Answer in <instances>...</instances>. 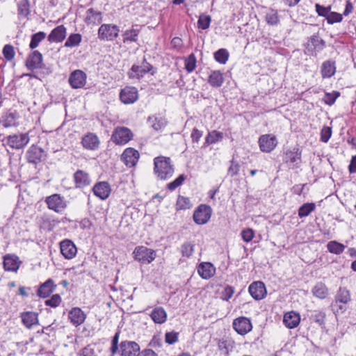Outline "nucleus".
I'll list each match as a JSON object with an SVG mask.
<instances>
[{"label": "nucleus", "instance_id": "f257e3e1", "mask_svg": "<svg viewBox=\"0 0 356 356\" xmlns=\"http://www.w3.org/2000/svg\"><path fill=\"white\" fill-rule=\"evenodd\" d=\"M174 165L170 157L159 156L154 159V172L156 177L165 180L170 179L174 173Z\"/></svg>", "mask_w": 356, "mask_h": 356}, {"label": "nucleus", "instance_id": "f03ea898", "mask_svg": "<svg viewBox=\"0 0 356 356\" xmlns=\"http://www.w3.org/2000/svg\"><path fill=\"white\" fill-rule=\"evenodd\" d=\"M30 137L28 132L26 133H16L8 136L3 140V145L8 146L13 149H22L29 143Z\"/></svg>", "mask_w": 356, "mask_h": 356}, {"label": "nucleus", "instance_id": "7ed1b4c3", "mask_svg": "<svg viewBox=\"0 0 356 356\" xmlns=\"http://www.w3.org/2000/svg\"><path fill=\"white\" fill-rule=\"evenodd\" d=\"M351 301V294L346 287L340 286L334 296L333 307H337V313H343L346 309V305Z\"/></svg>", "mask_w": 356, "mask_h": 356}, {"label": "nucleus", "instance_id": "20e7f679", "mask_svg": "<svg viewBox=\"0 0 356 356\" xmlns=\"http://www.w3.org/2000/svg\"><path fill=\"white\" fill-rule=\"evenodd\" d=\"M49 209L57 213H62L67 207V202L60 194L54 193L47 196L44 200Z\"/></svg>", "mask_w": 356, "mask_h": 356}, {"label": "nucleus", "instance_id": "39448f33", "mask_svg": "<svg viewBox=\"0 0 356 356\" xmlns=\"http://www.w3.org/2000/svg\"><path fill=\"white\" fill-rule=\"evenodd\" d=\"M133 254L135 260L143 264H150L156 256L154 250L142 245L136 247Z\"/></svg>", "mask_w": 356, "mask_h": 356}, {"label": "nucleus", "instance_id": "423d86ee", "mask_svg": "<svg viewBox=\"0 0 356 356\" xmlns=\"http://www.w3.org/2000/svg\"><path fill=\"white\" fill-rule=\"evenodd\" d=\"M152 68V65L147 62L146 59L144 58L140 65L134 64L132 65L131 69L127 72V75L131 79L140 80L144 77L147 73L151 72Z\"/></svg>", "mask_w": 356, "mask_h": 356}, {"label": "nucleus", "instance_id": "0eeeda50", "mask_svg": "<svg viewBox=\"0 0 356 356\" xmlns=\"http://www.w3.org/2000/svg\"><path fill=\"white\" fill-rule=\"evenodd\" d=\"M119 32L117 25L104 24L98 29V38L102 40L113 41L118 37Z\"/></svg>", "mask_w": 356, "mask_h": 356}, {"label": "nucleus", "instance_id": "6e6552de", "mask_svg": "<svg viewBox=\"0 0 356 356\" xmlns=\"http://www.w3.org/2000/svg\"><path fill=\"white\" fill-rule=\"evenodd\" d=\"M20 116L16 110L6 109L0 117V125L3 128L17 127Z\"/></svg>", "mask_w": 356, "mask_h": 356}, {"label": "nucleus", "instance_id": "1a4fd4ad", "mask_svg": "<svg viewBox=\"0 0 356 356\" xmlns=\"http://www.w3.org/2000/svg\"><path fill=\"white\" fill-rule=\"evenodd\" d=\"M131 131L124 127L115 128L112 134L111 140L116 145H124L132 139Z\"/></svg>", "mask_w": 356, "mask_h": 356}, {"label": "nucleus", "instance_id": "9d476101", "mask_svg": "<svg viewBox=\"0 0 356 356\" xmlns=\"http://www.w3.org/2000/svg\"><path fill=\"white\" fill-rule=\"evenodd\" d=\"M212 213L211 208L207 204H200L195 210L193 220L197 225H204L211 218Z\"/></svg>", "mask_w": 356, "mask_h": 356}, {"label": "nucleus", "instance_id": "9b49d317", "mask_svg": "<svg viewBox=\"0 0 356 356\" xmlns=\"http://www.w3.org/2000/svg\"><path fill=\"white\" fill-rule=\"evenodd\" d=\"M284 161L290 168H297L301 164V151L298 147H294L286 151L284 157Z\"/></svg>", "mask_w": 356, "mask_h": 356}, {"label": "nucleus", "instance_id": "f8f14e48", "mask_svg": "<svg viewBox=\"0 0 356 356\" xmlns=\"http://www.w3.org/2000/svg\"><path fill=\"white\" fill-rule=\"evenodd\" d=\"M260 150L263 152H271L277 145V138L271 134H264L259 138Z\"/></svg>", "mask_w": 356, "mask_h": 356}, {"label": "nucleus", "instance_id": "ddd939ff", "mask_svg": "<svg viewBox=\"0 0 356 356\" xmlns=\"http://www.w3.org/2000/svg\"><path fill=\"white\" fill-rule=\"evenodd\" d=\"M86 74L81 70H76L71 72L69 76V83L72 88H83L86 83Z\"/></svg>", "mask_w": 356, "mask_h": 356}, {"label": "nucleus", "instance_id": "4468645a", "mask_svg": "<svg viewBox=\"0 0 356 356\" xmlns=\"http://www.w3.org/2000/svg\"><path fill=\"white\" fill-rule=\"evenodd\" d=\"M120 99L125 104H133L138 99V90L133 86H127L121 90Z\"/></svg>", "mask_w": 356, "mask_h": 356}, {"label": "nucleus", "instance_id": "2eb2a0df", "mask_svg": "<svg viewBox=\"0 0 356 356\" xmlns=\"http://www.w3.org/2000/svg\"><path fill=\"white\" fill-rule=\"evenodd\" d=\"M140 157L138 150L132 147L126 148L121 155V160L127 167H134Z\"/></svg>", "mask_w": 356, "mask_h": 356}, {"label": "nucleus", "instance_id": "dca6fc26", "mask_svg": "<svg viewBox=\"0 0 356 356\" xmlns=\"http://www.w3.org/2000/svg\"><path fill=\"white\" fill-rule=\"evenodd\" d=\"M81 143L84 149L95 151L99 149L100 140L95 134L89 132L82 137Z\"/></svg>", "mask_w": 356, "mask_h": 356}, {"label": "nucleus", "instance_id": "f3484780", "mask_svg": "<svg viewBox=\"0 0 356 356\" xmlns=\"http://www.w3.org/2000/svg\"><path fill=\"white\" fill-rule=\"evenodd\" d=\"M26 156L29 163L38 164L44 157V152L41 147L33 145L27 150Z\"/></svg>", "mask_w": 356, "mask_h": 356}, {"label": "nucleus", "instance_id": "a211bd4d", "mask_svg": "<svg viewBox=\"0 0 356 356\" xmlns=\"http://www.w3.org/2000/svg\"><path fill=\"white\" fill-rule=\"evenodd\" d=\"M233 327L238 334L245 335L252 330V325L249 318L239 317L234 321Z\"/></svg>", "mask_w": 356, "mask_h": 356}, {"label": "nucleus", "instance_id": "6ab92c4d", "mask_svg": "<svg viewBox=\"0 0 356 356\" xmlns=\"http://www.w3.org/2000/svg\"><path fill=\"white\" fill-rule=\"evenodd\" d=\"M325 47V42L319 37L318 34L312 35L307 45V51L309 54L321 51Z\"/></svg>", "mask_w": 356, "mask_h": 356}, {"label": "nucleus", "instance_id": "aec40b11", "mask_svg": "<svg viewBox=\"0 0 356 356\" xmlns=\"http://www.w3.org/2000/svg\"><path fill=\"white\" fill-rule=\"evenodd\" d=\"M60 249L62 255L66 259H73L77 252L76 245L69 239H65L60 243Z\"/></svg>", "mask_w": 356, "mask_h": 356}, {"label": "nucleus", "instance_id": "412c9836", "mask_svg": "<svg viewBox=\"0 0 356 356\" xmlns=\"http://www.w3.org/2000/svg\"><path fill=\"white\" fill-rule=\"evenodd\" d=\"M248 291L251 296L257 300L264 298L267 293L264 284L259 281L252 283Z\"/></svg>", "mask_w": 356, "mask_h": 356}, {"label": "nucleus", "instance_id": "4be33fe9", "mask_svg": "<svg viewBox=\"0 0 356 356\" xmlns=\"http://www.w3.org/2000/svg\"><path fill=\"white\" fill-rule=\"evenodd\" d=\"M140 351L138 344L134 341H124L120 343L122 356H137Z\"/></svg>", "mask_w": 356, "mask_h": 356}, {"label": "nucleus", "instance_id": "5701e85b", "mask_svg": "<svg viewBox=\"0 0 356 356\" xmlns=\"http://www.w3.org/2000/svg\"><path fill=\"white\" fill-rule=\"evenodd\" d=\"M93 193L101 200H106L108 197L111 189L106 181H100L97 183L92 188Z\"/></svg>", "mask_w": 356, "mask_h": 356}, {"label": "nucleus", "instance_id": "b1692460", "mask_svg": "<svg viewBox=\"0 0 356 356\" xmlns=\"http://www.w3.org/2000/svg\"><path fill=\"white\" fill-rule=\"evenodd\" d=\"M22 324L27 328L31 329L39 324L38 314L34 312H24L20 314Z\"/></svg>", "mask_w": 356, "mask_h": 356}, {"label": "nucleus", "instance_id": "393cba45", "mask_svg": "<svg viewBox=\"0 0 356 356\" xmlns=\"http://www.w3.org/2000/svg\"><path fill=\"white\" fill-rule=\"evenodd\" d=\"M42 63V55L37 50L33 51L27 58L26 66L30 70L41 67Z\"/></svg>", "mask_w": 356, "mask_h": 356}, {"label": "nucleus", "instance_id": "a878e982", "mask_svg": "<svg viewBox=\"0 0 356 356\" xmlns=\"http://www.w3.org/2000/svg\"><path fill=\"white\" fill-rule=\"evenodd\" d=\"M56 287V285L54 284V280L52 279H48L46 282L40 285L37 291V295L40 298H47L54 291Z\"/></svg>", "mask_w": 356, "mask_h": 356}, {"label": "nucleus", "instance_id": "bb28decb", "mask_svg": "<svg viewBox=\"0 0 356 356\" xmlns=\"http://www.w3.org/2000/svg\"><path fill=\"white\" fill-rule=\"evenodd\" d=\"M197 273L202 278L209 280L215 275L216 268L210 262H202L197 267Z\"/></svg>", "mask_w": 356, "mask_h": 356}, {"label": "nucleus", "instance_id": "cd10ccee", "mask_svg": "<svg viewBox=\"0 0 356 356\" xmlns=\"http://www.w3.org/2000/svg\"><path fill=\"white\" fill-rule=\"evenodd\" d=\"M67 29L63 25H60L54 29L48 35L50 42H60L66 37Z\"/></svg>", "mask_w": 356, "mask_h": 356}, {"label": "nucleus", "instance_id": "c85d7f7f", "mask_svg": "<svg viewBox=\"0 0 356 356\" xmlns=\"http://www.w3.org/2000/svg\"><path fill=\"white\" fill-rule=\"evenodd\" d=\"M74 180L76 188H84L89 186L91 183L89 175L81 170H79L74 172Z\"/></svg>", "mask_w": 356, "mask_h": 356}, {"label": "nucleus", "instance_id": "c756f323", "mask_svg": "<svg viewBox=\"0 0 356 356\" xmlns=\"http://www.w3.org/2000/svg\"><path fill=\"white\" fill-rule=\"evenodd\" d=\"M68 317L74 326H79L85 321L86 316L80 308L74 307L69 312Z\"/></svg>", "mask_w": 356, "mask_h": 356}, {"label": "nucleus", "instance_id": "7c9ffc66", "mask_svg": "<svg viewBox=\"0 0 356 356\" xmlns=\"http://www.w3.org/2000/svg\"><path fill=\"white\" fill-rule=\"evenodd\" d=\"M19 264V258L15 255L7 254L3 257V268L6 271H17Z\"/></svg>", "mask_w": 356, "mask_h": 356}, {"label": "nucleus", "instance_id": "2f4dec72", "mask_svg": "<svg viewBox=\"0 0 356 356\" xmlns=\"http://www.w3.org/2000/svg\"><path fill=\"white\" fill-rule=\"evenodd\" d=\"M300 321V317L299 314L291 311L284 314L283 322L286 327L290 329L296 327Z\"/></svg>", "mask_w": 356, "mask_h": 356}, {"label": "nucleus", "instance_id": "473e14b6", "mask_svg": "<svg viewBox=\"0 0 356 356\" xmlns=\"http://www.w3.org/2000/svg\"><path fill=\"white\" fill-rule=\"evenodd\" d=\"M336 72L335 62L332 60L324 61L321 67V74L323 79L332 77Z\"/></svg>", "mask_w": 356, "mask_h": 356}, {"label": "nucleus", "instance_id": "72a5a7b5", "mask_svg": "<svg viewBox=\"0 0 356 356\" xmlns=\"http://www.w3.org/2000/svg\"><path fill=\"white\" fill-rule=\"evenodd\" d=\"M84 22L88 25L99 24L102 22V13L93 8H89L86 12Z\"/></svg>", "mask_w": 356, "mask_h": 356}, {"label": "nucleus", "instance_id": "f704fd0d", "mask_svg": "<svg viewBox=\"0 0 356 356\" xmlns=\"http://www.w3.org/2000/svg\"><path fill=\"white\" fill-rule=\"evenodd\" d=\"M152 320L156 324H162L167 320V314L162 307H155L149 314Z\"/></svg>", "mask_w": 356, "mask_h": 356}, {"label": "nucleus", "instance_id": "c9c22d12", "mask_svg": "<svg viewBox=\"0 0 356 356\" xmlns=\"http://www.w3.org/2000/svg\"><path fill=\"white\" fill-rule=\"evenodd\" d=\"M224 82L223 74L219 70H213L208 78V83L213 88L220 87Z\"/></svg>", "mask_w": 356, "mask_h": 356}, {"label": "nucleus", "instance_id": "e433bc0d", "mask_svg": "<svg viewBox=\"0 0 356 356\" xmlns=\"http://www.w3.org/2000/svg\"><path fill=\"white\" fill-rule=\"evenodd\" d=\"M148 123L154 130L160 131L167 125V120L161 116H151L148 118Z\"/></svg>", "mask_w": 356, "mask_h": 356}, {"label": "nucleus", "instance_id": "4c0bfd02", "mask_svg": "<svg viewBox=\"0 0 356 356\" xmlns=\"http://www.w3.org/2000/svg\"><path fill=\"white\" fill-rule=\"evenodd\" d=\"M312 294L317 298L325 299L328 295V289L323 282H318L312 290Z\"/></svg>", "mask_w": 356, "mask_h": 356}, {"label": "nucleus", "instance_id": "58836bf2", "mask_svg": "<svg viewBox=\"0 0 356 356\" xmlns=\"http://www.w3.org/2000/svg\"><path fill=\"white\" fill-rule=\"evenodd\" d=\"M310 313V321L317 323L321 327L325 325L326 314L324 311L316 309L311 311Z\"/></svg>", "mask_w": 356, "mask_h": 356}, {"label": "nucleus", "instance_id": "ea45409f", "mask_svg": "<svg viewBox=\"0 0 356 356\" xmlns=\"http://www.w3.org/2000/svg\"><path fill=\"white\" fill-rule=\"evenodd\" d=\"M195 245L190 241L184 242L179 248L182 258H190L194 253Z\"/></svg>", "mask_w": 356, "mask_h": 356}, {"label": "nucleus", "instance_id": "a19ab883", "mask_svg": "<svg viewBox=\"0 0 356 356\" xmlns=\"http://www.w3.org/2000/svg\"><path fill=\"white\" fill-rule=\"evenodd\" d=\"M138 34V29H135L134 28L127 29L122 33L123 42L124 43L136 42Z\"/></svg>", "mask_w": 356, "mask_h": 356}, {"label": "nucleus", "instance_id": "79ce46f5", "mask_svg": "<svg viewBox=\"0 0 356 356\" xmlns=\"http://www.w3.org/2000/svg\"><path fill=\"white\" fill-rule=\"evenodd\" d=\"M82 40V36L79 33H72L67 38L64 46L65 47L73 48L78 47Z\"/></svg>", "mask_w": 356, "mask_h": 356}, {"label": "nucleus", "instance_id": "37998d69", "mask_svg": "<svg viewBox=\"0 0 356 356\" xmlns=\"http://www.w3.org/2000/svg\"><path fill=\"white\" fill-rule=\"evenodd\" d=\"M345 245L336 241H331L327 244V248L330 253L335 254H341L345 250Z\"/></svg>", "mask_w": 356, "mask_h": 356}, {"label": "nucleus", "instance_id": "c03bdc74", "mask_svg": "<svg viewBox=\"0 0 356 356\" xmlns=\"http://www.w3.org/2000/svg\"><path fill=\"white\" fill-rule=\"evenodd\" d=\"M42 226L48 230H52L59 223V220L52 216L44 215L42 218Z\"/></svg>", "mask_w": 356, "mask_h": 356}, {"label": "nucleus", "instance_id": "a18cd8bd", "mask_svg": "<svg viewBox=\"0 0 356 356\" xmlns=\"http://www.w3.org/2000/svg\"><path fill=\"white\" fill-rule=\"evenodd\" d=\"M46 38V33L43 31H39L31 35V40L29 44V47L31 49H34L38 47L40 42H41Z\"/></svg>", "mask_w": 356, "mask_h": 356}, {"label": "nucleus", "instance_id": "49530a36", "mask_svg": "<svg viewBox=\"0 0 356 356\" xmlns=\"http://www.w3.org/2000/svg\"><path fill=\"white\" fill-rule=\"evenodd\" d=\"M223 138V134L220 131H213L209 132L205 138V145L214 144L221 140Z\"/></svg>", "mask_w": 356, "mask_h": 356}, {"label": "nucleus", "instance_id": "de8ad7c7", "mask_svg": "<svg viewBox=\"0 0 356 356\" xmlns=\"http://www.w3.org/2000/svg\"><path fill=\"white\" fill-rule=\"evenodd\" d=\"M18 15L27 17L30 13V4L28 0H21L17 4Z\"/></svg>", "mask_w": 356, "mask_h": 356}, {"label": "nucleus", "instance_id": "09e8293b", "mask_svg": "<svg viewBox=\"0 0 356 356\" xmlns=\"http://www.w3.org/2000/svg\"><path fill=\"white\" fill-rule=\"evenodd\" d=\"M316 205L314 203H305L302 204L298 209V216L300 218H304L309 216L315 210Z\"/></svg>", "mask_w": 356, "mask_h": 356}, {"label": "nucleus", "instance_id": "8fccbe9b", "mask_svg": "<svg viewBox=\"0 0 356 356\" xmlns=\"http://www.w3.org/2000/svg\"><path fill=\"white\" fill-rule=\"evenodd\" d=\"M176 206L177 209L178 210H186L190 209L192 207V204L188 197L179 195L177 197Z\"/></svg>", "mask_w": 356, "mask_h": 356}, {"label": "nucleus", "instance_id": "3c124183", "mask_svg": "<svg viewBox=\"0 0 356 356\" xmlns=\"http://www.w3.org/2000/svg\"><path fill=\"white\" fill-rule=\"evenodd\" d=\"M196 57L194 54H190L187 58L184 60V65L186 70L191 73L192 72L196 67Z\"/></svg>", "mask_w": 356, "mask_h": 356}, {"label": "nucleus", "instance_id": "603ef678", "mask_svg": "<svg viewBox=\"0 0 356 356\" xmlns=\"http://www.w3.org/2000/svg\"><path fill=\"white\" fill-rule=\"evenodd\" d=\"M229 58V52L225 49H220L214 53L215 60L221 64H225Z\"/></svg>", "mask_w": 356, "mask_h": 356}, {"label": "nucleus", "instance_id": "864d4df0", "mask_svg": "<svg viewBox=\"0 0 356 356\" xmlns=\"http://www.w3.org/2000/svg\"><path fill=\"white\" fill-rule=\"evenodd\" d=\"M211 17L207 15H200L197 21V26L199 29L202 30L207 29L210 26Z\"/></svg>", "mask_w": 356, "mask_h": 356}, {"label": "nucleus", "instance_id": "5fc2aeb1", "mask_svg": "<svg viewBox=\"0 0 356 356\" xmlns=\"http://www.w3.org/2000/svg\"><path fill=\"white\" fill-rule=\"evenodd\" d=\"M266 20L270 25H277L280 22L277 12L274 10H270L266 13Z\"/></svg>", "mask_w": 356, "mask_h": 356}, {"label": "nucleus", "instance_id": "6e6d98bb", "mask_svg": "<svg viewBox=\"0 0 356 356\" xmlns=\"http://www.w3.org/2000/svg\"><path fill=\"white\" fill-rule=\"evenodd\" d=\"M2 54L7 60H12L15 56L13 46L9 44H6L3 48Z\"/></svg>", "mask_w": 356, "mask_h": 356}, {"label": "nucleus", "instance_id": "4d7b16f0", "mask_svg": "<svg viewBox=\"0 0 356 356\" xmlns=\"http://www.w3.org/2000/svg\"><path fill=\"white\" fill-rule=\"evenodd\" d=\"M186 177L184 175H180L173 181L169 183L167 185V188L171 191L175 190L177 187L181 186L184 181Z\"/></svg>", "mask_w": 356, "mask_h": 356}, {"label": "nucleus", "instance_id": "13d9d810", "mask_svg": "<svg viewBox=\"0 0 356 356\" xmlns=\"http://www.w3.org/2000/svg\"><path fill=\"white\" fill-rule=\"evenodd\" d=\"M343 19L342 15L336 12L330 11L326 18L327 22L330 24L341 22Z\"/></svg>", "mask_w": 356, "mask_h": 356}, {"label": "nucleus", "instance_id": "bf43d9fd", "mask_svg": "<svg viewBox=\"0 0 356 356\" xmlns=\"http://www.w3.org/2000/svg\"><path fill=\"white\" fill-rule=\"evenodd\" d=\"M339 96V92L333 91L331 93H326L324 97V102L327 105H332L334 104L337 98Z\"/></svg>", "mask_w": 356, "mask_h": 356}, {"label": "nucleus", "instance_id": "052dcab7", "mask_svg": "<svg viewBox=\"0 0 356 356\" xmlns=\"http://www.w3.org/2000/svg\"><path fill=\"white\" fill-rule=\"evenodd\" d=\"M61 302V298L58 294L53 295L51 298L45 301V305L51 307H58Z\"/></svg>", "mask_w": 356, "mask_h": 356}, {"label": "nucleus", "instance_id": "680f3d73", "mask_svg": "<svg viewBox=\"0 0 356 356\" xmlns=\"http://www.w3.org/2000/svg\"><path fill=\"white\" fill-rule=\"evenodd\" d=\"M179 333L175 331L166 332L165 334V341L168 344H174L178 341Z\"/></svg>", "mask_w": 356, "mask_h": 356}, {"label": "nucleus", "instance_id": "e2e57ef3", "mask_svg": "<svg viewBox=\"0 0 356 356\" xmlns=\"http://www.w3.org/2000/svg\"><path fill=\"white\" fill-rule=\"evenodd\" d=\"M316 11L319 16L324 17L325 19L331 10V6L324 7L318 3L315 5Z\"/></svg>", "mask_w": 356, "mask_h": 356}, {"label": "nucleus", "instance_id": "0e129e2a", "mask_svg": "<svg viewBox=\"0 0 356 356\" xmlns=\"http://www.w3.org/2000/svg\"><path fill=\"white\" fill-rule=\"evenodd\" d=\"M332 136V129L329 127H323L321 131V140L327 143Z\"/></svg>", "mask_w": 356, "mask_h": 356}, {"label": "nucleus", "instance_id": "69168bd1", "mask_svg": "<svg viewBox=\"0 0 356 356\" xmlns=\"http://www.w3.org/2000/svg\"><path fill=\"white\" fill-rule=\"evenodd\" d=\"M241 234L243 240L246 243L251 241L254 236V231L250 228L243 229L241 232Z\"/></svg>", "mask_w": 356, "mask_h": 356}, {"label": "nucleus", "instance_id": "338daca9", "mask_svg": "<svg viewBox=\"0 0 356 356\" xmlns=\"http://www.w3.org/2000/svg\"><path fill=\"white\" fill-rule=\"evenodd\" d=\"M239 169H240L239 164L236 161L232 160L231 165L228 168V174L231 177H234L238 173Z\"/></svg>", "mask_w": 356, "mask_h": 356}, {"label": "nucleus", "instance_id": "774afa93", "mask_svg": "<svg viewBox=\"0 0 356 356\" xmlns=\"http://www.w3.org/2000/svg\"><path fill=\"white\" fill-rule=\"evenodd\" d=\"M234 293V289L231 286H227L222 292V298L224 300H229Z\"/></svg>", "mask_w": 356, "mask_h": 356}]
</instances>
